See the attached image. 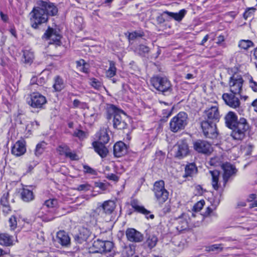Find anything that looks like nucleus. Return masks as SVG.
I'll return each mask as SVG.
<instances>
[{"label": "nucleus", "instance_id": "1", "mask_svg": "<svg viewBox=\"0 0 257 257\" xmlns=\"http://www.w3.org/2000/svg\"><path fill=\"white\" fill-rule=\"evenodd\" d=\"M58 12L57 7L50 2L38 1L37 6L30 13L31 25L38 29L42 24L46 23L49 16H55Z\"/></svg>", "mask_w": 257, "mask_h": 257}, {"label": "nucleus", "instance_id": "2", "mask_svg": "<svg viewBox=\"0 0 257 257\" xmlns=\"http://www.w3.org/2000/svg\"><path fill=\"white\" fill-rule=\"evenodd\" d=\"M108 119L113 117L112 123L114 128L122 130L126 127L127 123L125 121L126 114L123 110L114 105H111L108 109Z\"/></svg>", "mask_w": 257, "mask_h": 257}, {"label": "nucleus", "instance_id": "3", "mask_svg": "<svg viewBox=\"0 0 257 257\" xmlns=\"http://www.w3.org/2000/svg\"><path fill=\"white\" fill-rule=\"evenodd\" d=\"M187 123L188 115L186 112L182 111L171 119L169 128L171 132L177 133L184 130Z\"/></svg>", "mask_w": 257, "mask_h": 257}, {"label": "nucleus", "instance_id": "4", "mask_svg": "<svg viewBox=\"0 0 257 257\" xmlns=\"http://www.w3.org/2000/svg\"><path fill=\"white\" fill-rule=\"evenodd\" d=\"M151 83L156 90L164 94L171 93L172 92L171 83L166 77L154 76L151 79Z\"/></svg>", "mask_w": 257, "mask_h": 257}, {"label": "nucleus", "instance_id": "5", "mask_svg": "<svg viewBox=\"0 0 257 257\" xmlns=\"http://www.w3.org/2000/svg\"><path fill=\"white\" fill-rule=\"evenodd\" d=\"M153 192L160 204H163L168 199L169 192L165 188V182L163 180H159L155 182L153 187Z\"/></svg>", "mask_w": 257, "mask_h": 257}, {"label": "nucleus", "instance_id": "6", "mask_svg": "<svg viewBox=\"0 0 257 257\" xmlns=\"http://www.w3.org/2000/svg\"><path fill=\"white\" fill-rule=\"evenodd\" d=\"M244 81L241 74L234 73L228 81L229 91L234 94H241Z\"/></svg>", "mask_w": 257, "mask_h": 257}, {"label": "nucleus", "instance_id": "7", "mask_svg": "<svg viewBox=\"0 0 257 257\" xmlns=\"http://www.w3.org/2000/svg\"><path fill=\"white\" fill-rule=\"evenodd\" d=\"M248 128L246 120L244 118H240L233 128H230L232 130L231 136L234 140H241L244 138L245 133Z\"/></svg>", "mask_w": 257, "mask_h": 257}, {"label": "nucleus", "instance_id": "8", "mask_svg": "<svg viewBox=\"0 0 257 257\" xmlns=\"http://www.w3.org/2000/svg\"><path fill=\"white\" fill-rule=\"evenodd\" d=\"M115 203L112 200H107L102 203H99L94 210V215L104 217L105 215L111 214L115 208Z\"/></svg>", "mask_w": 257, "mask_h": 257}, {"label": "nucleus", "instance_id": "9", "mask_svg": "<svg viewBox=\"0 0 257 257\" xmlns=\"http://www.w3.org/2000/svg\"><path fill=\"white\" fill-rule=\"evenodd\" d=\"M113 247V244L110 241L97 239L94 241L91 250L92 252L102 253L111 251Z\"/></svg>", "mask_w": 257, "mask_h": 257}, {"label": "nucleus", "instance_id": "10", "mask_svg": "<svg viewBox=\"0 0 257 257\" xmlns=\"http://www.w3.org/2000/svg\"><path fill=\"white\" fill-rule=\"evenodd\" d=\"M175 157L181 159L188 156L190 153L188 144L186 140L178 141L174 146Z\"/></svg>", "mask_w": 257, "mask_h": 257}, {"label": "nucleus", "instance_id": "11", "mask_svg": "<svg viewBox=\"0 0 257 257\" xmlns=\"http://www.w3.org/2000/svg\"><path fill=\"white\" fill-rule=\"evenodd\" d=\"M201 127L206 138L213 139L217 137L216 122L203 121L201 123Z\"/></svg>", "mask_w": 257, "mask_h": 257}, {"label": "nucleus", "instance_id": "12", "mask_svg": "<svg viewBox=\"0 0 257 257\" xmlns=\"http://www.w3.org/2000/svg\"><path fill=\"white\" fill-rule=\"evenodd\" d=\"M28 103L33 108H41L46 103L45 96L38 92H33L28 99Z\"/></svg>", "mask_w": 257, "mask_h": 257}, {"label": "nucleus", "instance_id": "13", "mask_svg": "<svg viewBox=\"0 0 257 257\" xmlns=\"http://www.w3.org/2000/svg\"><path fill=\"white\" fill-rule=\"evenodd\" d=\"M238 96L240 94H234L233 93H224L222 97L225 104L233 108H236L239 107L240 102Z\"/></svg>", "mask_w": 257, "mask_h": 257}, {"label": "nucleus", "instance_id": "14", "mask_svg": "<svg viewBox=\"0 0 257 257\" xmlns=\"http://www.w3.org/2000/svg\"><path fill=\"white\" fill-rule=\"evenodd\" d=\"M193 148L198 153L204 154H209L212 151L211 144L201 140H198L193 143Z\"/></svg>", "mask_w": 257, "mask_h": 257}, {"label": "nucleus", "instance_id": "15", "mask_svg": "<svg viewBox=\"0 0 257 257\" xmlns=\"http://www.w3.org/2000/svg\"><path fill=\"white\" fill-rule=\"evenodd\" d=\"M26 152V142L24 140L17 141L11 149V153L16 157L23 155Z\"/></svg>", "mask_w": 257, "mask_h": 257}, {"label": "nucleus", "instance_id": "16", "mask_svg": "<svg viewBox=\"0 0 257 257\" xmlns=\"http://www.w3.org/2000/svg\"><path fill=\"white\" fill-rule=\"evenodd\" d=\"M128 240L134 242H140L143 240L144 236L140 232L134 228H128L125 232Z\"/></svg>", "mask_w": 257, "mask_h": 257}, {"label": "nucleus", "instance_id": "17", "mask_svg": "<svg viewBox=\"0 0 257 257\" xmlns=\"http://www.w3.org/2000/svg\"><path fill=\"white\" fill-rule=\"evenodd\" d=\"M205 115L207 119L206 121L216 122L219 119V113L216 106H211L205 111Z\"/></svg>", "mask_w": 257, "mask_h": 257}, {"label": "nucleus", "instance_id": "18", "mask_svg": "<svg viewBox=\"0 0 257 257\" xmlns=\"http://www.w3.org/2000/svg\"><path fill=\"white\" fill-rule=\"evenodd\" d=\"M189 216L183 213L182 215L176 218V221L178 223L176 228L178 231H182L188 228L189 225Z\"/></svg>", "mask_w": 257, "mask_h": 257}, {"label": "nucleus", "instance_id": "19", "mask_svg": "<svg viewBox=\"0 0 257 257\" xmlns=\"http://www.w3.org/2000/svg\"><path fill=\"white\" fill-rule=\"evenodd\" d=\"M222 168L224 170L223 175L224 183H226L228 179L235 173V168L230 163H225L222 165Z\"/></svg>", "mask_w": 257, "mask_h": 257}, {"label": "nucleus", "instance_id": "20", "mask_svg": "<svg viewBox=\"0 0 257 257\" xmlns=\"http://www.w3.org/2000/svg\"><path fill=\"white\" fill-rule=\"evenodd\" d=\"M127 153V147L124 143L118 142L113 146V153L115 157H121Z\"/></svg>", "mask_w": 257, "mask_h": 257}, {"label": "nucleus", "instance_id": "21", "mask_svg": "<svg viewBox=\"0 0 257 257\" xmlns=\"http://www.w3.org/2000/svg\"><path fill=\"white\" fill-rule=\"evenodd\" d=\"M43 37L46 39H50L53 42L58 43L61 39V36L58 32L52 28H48L44 33Z\"/></svg>", "mask_w": 257, "mask_h": 257}, {"label": "nucleus", "instance_id": "22", "mask_svg": "<svg viewBox=\"0 0 257 257\" xmlns=\"http://www.w3.org/2000/svg\"><path fill=\"white\" fill-rule=\"evenodd\" d=\"M38 217L41 218L44 221H50L55 218V211L54 210L47 209V211H43L41 208L40 211L38 213Z\"/></svg>", "mask_w": 257, "mask_h": 257}, {"label": "nucleus", "instance_id": "23", "mask_svg": "<svg viewBox=\"0 0 257 257\" xmlns=\"http://www.w3.org/2000/svg\"><path fill=\"white\" fill-rule=\"evenodd\" d=\"M225 121L226 126L229 128H233L236 124L238 123L237 116L235 113L232 111H229L225 115Z\"/></svg>", "mask_w": 257, "mask_h": 257}, {"label": "nucleus", "instance_id": "24", "mask_svg": "<svg viewBox=\"0 0 257 257\" xmlns=\"http://www.w3.org/2000/svg\"><path fill=\"white\" fill-rule=\"evenodd\" d=\"M187 11L185 9L181 10L178 13H173L166 11L163 12L162 16L167 15L175 20L180 22L183 19Z\"/></svg>", "mask_w": 257, "mask_h": 257}, {"label": "nucleus", "instance_id": "25", "mask_svg": "<svg viewBox=\"0 0 257 257\" xmlns=\"http://www.w3.org/2000/svg\"><path fill=\"white\" fill-rule=\"evenodd\" d=\"M92 146L94 148L95 151L102 158H104L106 156L108 153V150L105 147L104 144L100 142H94L92 143Z\"/></svg>", "mask_w": 257, "mask_h": 257}, {"label": "nucleus", "instance_id": "26", "mask_svg": "<svg viewBox=\"0 0 257 257\" xmlns=\"http://www.w3.org/2000/svg\"><path fill=\"white\" fill-rule=\"evenodd\" d=\"M14 244V237L7 233H0V245L10 246Z\"/></svg>", "mask_w": 257, "mask_h": 257}, {"label": "nucleus", "instance_id": "27", "mask_svg": "<svg viewBox=\"0 0 257 257\" xmlns=\"http://www.w3.org/2000/svg\"><path fill=\"white\" fill-rule=\"evenodd\" d=\"M57 239L63 246H67L70 242V238L68 233L64 230H60L57 232Z\"/></svg>", "mask_w": 257, "mask_h": 257}, {"label": "nucleus", "instance_id": "28", "mask_svg": "<svg viewBox=\"0 0 257 257\" xmlns=\"http://www.w3.org/2000/svg\"><path fill=\"white\" fill-rule=\"evenodd\" d=\"M131 205L136 211L144 214L148 218L153 219L154 218L153 214H150L149 216H148V215L150 214V211L145 208L144 206L138 204L136 201H133L131 203Z\"/></svg>", "mask_w": 257, "mask_h": 257}, {"label": "nucleus", "instance_id": "29", "mask_svg": "<svg viewBox=\"0 0 257 257\" xmlns=\"http://www.w3.org/2000/svg\"><path fill=\"white\" fill-rule=\"evenodd\" d=\"M21 195L22 199L26 202L32 201L35 198L33 191L27 188H23Z\"/></svg>", "mask_w": 257, "mask_h": 257}, {"label": "nucleus", "instance_id": "30", "mask_svg": "<svg viewBox=\"0 0 257 257\" xmlns=\"http://www.w3.org/2000/svg\"><path fill=\"white\" fill-rule=\"evenodd\" d=\"M209 174L211 176L212 185L213 188L217 190L219 188L218 180L220 172L217 170L209 171Z\"/></svg>", "mask_w": 257, "mask_h": 257}, {"label": "nucleus", "instance_id": "31", "mask_svg": "<svg viewBox=\"0 0 257 257\" xmlns=\"http://www.w3.org/2000/svg\"><path fill=\"white\" fill-rule=\"evenodd\" d=\"M58 205V201L56 199H50L45 201L44 204L42 206L43 211H47V209H50V210H54L55 211V208Z\"/></svg>", "mask_w": 257, "mask_h": 257}, {"label": "nucleus", "instance_id": "32", "mask_svg": "<svg viewBox=\"0 0 257 257\" xmlns=\"http://www.w3.org/2000/svg\"><path fill=\"white\" fill-rule=\"evenodd\" d=\"M184 177H192L197 173V168L194 163H190L185 167Z\"/></svg>", "mask_w": 257, "mask_h": 257}, {"label": "nucleus", "instance_id": "33", "mask_svg": "<svg viewBox=\"0 0 257 257\" xmlns=\"http://www.w3.org/2000/svg\"><path fill=\"white\" fill-rule=\"evenodd\" d=\"M9 193H6L3 194L1 199V204L3 206V211L8 213L11 210V207L8 201Z\"/></svg>", "mask_w": 257, "mask_h": 257}, {"label": "nucleus", "instance_id": "34", "mask_svg": "<svg viewBox=\"0 0 257 257\" xmlns=\"http://www.w3.org/2000/svg\"><path fill=\"white\" fill-rule=\"evenodd\" d=\"M109 67L106 71L105 75L107 78H112L116 75V68L115 67V63L112 61L109 62Z\"/></svg>", "mask_w": 257, "mask_h": 257}, {"label": "nucleus", "instance_id": "35", "mask_svg": "<svg viewBox=\"0 0 257 257\" xmlns=\"http://www.w3.org/2000/svg\"><path fill=\"white\" fill-rule=\"evenodd\" d=\"M65 87L63 80L59 76H57L54 78V83L53 88L56 91H60Z\"/></svg>", "mask_w": 257, "mask_h": 257}, {"label": "nucleus", "instance_id": "36", "mask_svg": "<svg viewBox=\"0 0 257 257\" xmlns=\"http://www.w3.org/2000/svg\"><path fill=\"white\" fill-rule=\"evenodd\" d=\"M98 141L102 144H107L109 140V137L107 133L105 130H101L98 134Z\"/></svg>", "mask_w": 257, "mask_h": 257}, {"label": "nucleus", "instance_id": "37", "mask_svg": "<svg viewBox=\"0 0 257 257\" xmlns=\"http://www.w3.org/2000/svg\"><path fill=\"white\" fill-rule=\"evenodd\" d=\"M82 232L83 233V234L81 231L78 235L75 236V240H77L80 243L85 241L89 236V232L86 229H83Z\"/></svg>", "mask_w": 257, "mask_h": 257}, {"label": "nucleus", "instance_id": "38", "mask_svg": "<svg viewBox=\"0 0 257 257\" xmlns=\"http://www.w3.org/2000/svg\"><path fill=\"white\" fill-rule=\"evenodd\" d=\"M135 51L141 56H145L149 52L150 48L147 46L141 44L136 48Z\"/></svg>", "mask_w": 257, "mask_h": 257}, {"label": "nucleus", "instance_id": "39", "mask_svg": "<svg viewBox=\"0 0 257 257\" xmlns=\"http://www.w3.org/2000/svg\"><path fill=\"white\" fill-rule=\"evenodd\" d=\"M238 47L244 50H247L248 48L253 47V43L250 40H241L239 42Z\"/></svg>", "mask_w": 257, "mask_h": 257}, {"label": "nucleus", "instance_id": "40", "mask_svg": "<svg viewBox=\"0 0 257 257\" xmlns=\"http://www.w3.org/2000/svg\"><path fill=\"white\" fill-rule=\"evenodd\" d=\"M158 241V238L154 235L150 236L146 241V243L150 248L155 247Z\"/></svg>", "mask_w": 257, "mask_h": 257}, {"label": "nucleus", "instance_id": "41", "mask_svg": "<svg viewBox=\"0 0 257 257\" xmlns=\"http://www.w3.org/2000/svg\"><path fill=\"white\" fill-rule=\"evenodd\" d=\"M46 144L44 142H42L37 144L35 149V155L37 156H39L42 154L44 151Z\"/></svg>", "mask_w": 257, "mask_h": 257}, {"label": "nucleus", "instance_id": "42", "mask_svg": "<svg viewBox=\"0 0 257 257\" xmlns=\"http://www.w3.org/2000/svg\"><path fill=\"white\" fill-rule=\"evenodd\" d=\"M89 83L94 88L97 90H100L102 87V83L96 78H91Z\"/></svg>", "mask_w": 257, "mask_h": 257}, {"label": "nucleus", "instance_id": "43", "mask_svg": "<svg viewBox=\"0 0 257 257\" xmlns=\"http://www.w3.org/2000/svg\"><path fill=\"white\" fill-rule=\"evenodd\" d=\"M69 149L67 145H61L57 148V151L60 155L66 156Z\"/></svg>", "mask_w": 257, "mask_h": 257}, {"label": "nucleus", "instance_id": "44", "mask_svg": "<svg viewBox=\"0 0 257 257\" xmlns=\"http://www.w3.org/2000/svg\"><path fill=\"white\" fill-rule=\"evenodd\" d=\"M223 248L221 244H215L205 247V251L207 252L214 251L217 250H222Z\"/></svg>", "mask_w": 257, "mask_h": 257}, {"label": "nucleus", "instance_id": "45", "mask_svg": "<svg viewBox=\"0 0 257 257\" xmlns=\"http://www.w3.org/2000/svg\"><path fill=\"white\" fill-rule=\"evenodd\" d=\"M91 188V185L88 184V183H85L84 184L79 185L77 188L76 190L78 191H87L90 189Z\"/></svg>", "mask_w": 257, "mask_h": 257}, {"label": "nucleus", "instance_id": "46", "mask_svg": "<svg viewBox=\"0 0 257 257\" xmlns=\"http://www.w3.org/2000/svg\"><path fill=\"white\" fill-rule=\"evenodd\" d=\"M11 230H14L17 226L16 217L14 216H11L9 220Z\"/></svg>", "mask_w": 257, "mask_h": 257}, {"label": "nucleus", "instance_id": "47", "mask_svg": "<svg viewBox=\"0 0 257 257\" xmlns=\"http://www.w3.org/2000/svg\"><path fill=\"white\" fill-rule=\"evenodd\" d=\"M221 158L219 157L212 158L210 160V164L212 166H222Z\"/></svg>", "mask_w": 257, "mask_h": 257}, {"label": "nucleus", "instance_id": "48", "mask_svg": "<svg viewBox=\"0 0 257 257\" xmlns=\"http://www.w3.org/2000/svg\"><path fill=\"white\" fill-rule=\"evenodd\" d=\"M205 204V202L204 200H201L199 202H198L197 203H196L193 209L195 211H199L202 209L203 207L204 206V205Z\"/></svg>", "mask_w": 257, "mask_h": 257}, {"label": "nucleus", "instance_id": "49", "mask_svg": "<svg viewBox=\"0 0 257 257\" xmlns=\"http://www.w3.org/2000/svg\"><path fill=\"white\" fill-rule=\"evenodd\" d=\"M249 87L255 92H257V82L253 80L251 76L249 78Z\"/></svg>", "mask_w": 257, "mask_h": 257}, {"label": "nucleus", "instance_id": "50", "mask_svg": "<svg viewBox=\"0 0 257 257\" xmlns=\"http://www.w3.org/2000/svg\"><path fill=\"white\" fill-rule=\"evenodd\" d=\"M66 157L69 158L71 160H78L79 158L76 153L70 152L69 149L67 153Z\"/></svg>", "mask_w": 257, "mask_h": 257}, {"label": "nucleus", "instance_id": "51", "mask_svg": "<svg viewBox=\"0 0 257 257\" xmlns=\"http://www.w3.org/2000/svg\"><path fill=\"white\" fill-rule=\"evenodd\" d=\"M74 136L80 139H83L85 138V133L81 130H77L74 132Z\"/></svg>", "mask_w": 257, "mask_h": 257}, {"label": "nucleus", "instance_id": "52", "mask_svg": "<svg viewBox=\"0 0 257 257\" xmlns=\"http://www.w3.org/2000/svg\"><path fill=\"white\" fill-rule=\"evenodd\" d=\"M142 36V35L141 33H139L137 32H133L129 34L128 38L129 40H134L137 37H141Z\"/></svg>", "mask_w": 257, "mask_h": 257}, {"label": "nucleus", "instance_id": "53", "mask_svg": "<svg viewBox=\"0 0 257 257\" xmlns=\"http://www.w3.org/2000/svg\"><path fill=\"white\" fill-rule=\"evenodd\" d=\"M254 10L255 9L253 8L248 9L247 11H246L244 12V13L243 14L244 18L245 19H246L248 17H250L252 13L254 12Z\"/></svg>", "mask_w": 257, "mask_h": 257}, {"label": "nucleus", "instance_id": "54", "mask_svg": "<svg viewBox=\"0 0 257 257\" xmlns=\"http://www.w3.org/2000/svg\"><path fill=\"white\" fill-rule=\"evenodd\" d=\"M106 178L110 180L114 181H117L118 180V177L115 174L112 173H109L107 174Z\"/></svg>", "mask_w": 257, "mask_h": 257}, {"label": "nucleus", "instance_id": "55", "mask_svg": "<svg viewBox=\"0 0 257 257\" xmlns=\"http://www.w3.org/2000/svg\"><path fill=\"white\" fill-rule=\"evenodd\" d=\"M37 238L38 239V241L39 243L41 244L43 243L45 240V236L44 233L42 232H40L39 233H38Z\"/></svg>", "mask_w": 257, "mask_h": 257}, {"label": "nucleus", "instance_id": "56", "mask_svg": "<svg viewBox=\"0 0 257 257\" xmlns=\"http://www.w3.org/2000/svg\"><path fill=\"white\" fill-rule=\"evenodd\" d=\"M83 168H84L85 173H89L91 174H95V171L93 169H92L91 168L89 167L88 166L84 165Z\"/></svg>", "mask_w": 257, "mask_h": 257}, {"label": "nucleus", "instance_id": "57", "mask_svg": "<svg viewBox=\"0 0 257 257\" xmlns=\"http://www.w3.org/2000/svg\"><path fill=\"white\" fill-rule=\"evenodd\" d=\"M95 186L98 188H99L102 190H105L107 189V185L102 183V182H97L95 183Z\"/></svg>", "mask_w": 257, "mask_h": 257}, {"label": "nucleus", "instance_id": "58", "mask_svg": "<svg viewBox=\"0 0 257 257\" xmlns=\"http://www.w3.org/2000/svg\"><path fill=\"white\" fill-rule=\"evenodd\" d=\"M173 110V108L170 109H164L163 111V114H164V116H166V117H169L172 114Z\"/></svg>", "mask_w": 257, "mask_h": 257}, {"label": "nucleus", "instance_id": "59", "mask_svg": "<svg viewBox=\"0 0 257 257\" xmlns=\"http://www.w3.org/2000/svg\"><path fill=\"white\" fill-rule=\"evenodd\" d=\"M74 23L79 27L81 26L82 23H83V19L81 17H78L75 19Z\"/></svg>", "mask_w": 257, "mask_h": 257}, {"label": "nucleus", "instance_id": "60", "mask_svg": "<svg viewBox=\"0 0 257 257\" xmlns=\"http://www.w3.org/2000/svg\"><path fill=\"white\" fill-rule=\"evenodd\" d=\"M0 16L2 20L5 22H6L8 21V17L7 15L4 14L2 12H0Z\"/></svg>", "mask_w": 257, "mask_h": 257}, {"label": "nucleus", "instance_id": "61", "mask_svg": "<svg viewBox=\"0 0 257 257\" xmlns=\"http://www.w3.org/2000/svg\"><path fill=\"white\" fill-rule=\"evenodd\" d=\"M27 53L25 52L24 54V58L25 59V61L27 62V63H30V62H32V60H33V56H32V55H31V56L28 57V58H27Z\"/></svg>", "mask_w": 257, "mask_h": 257}, {"label": "nucleus", "instance_id": "62", "mask_svg": "<svg viewBox=\"0 0 257 257\" xmlns=\"http://www.w3.org/2000/svg\"><path fill=\"white\" fill-rule=\"evenodd\" d=\"M85 63H86L85 62L84 60H83V59L80 60L79 61H78L76 62L77 67L79 69L81 66H82L83 65L85 64Z\"/></svg>", "mask_w": 257, "mask_h": 257}, {"label": "nucleus", "instance_id": "63", "mask_svg": "<svg viewBox=\"0 0 257 257\" xmlns=\"http://www.w3.org/2000/svg\"><path fill=\"white\" fill-rule=\"evenodd\" d=\"M256 198V195L254 194H251L249 195L247 200L248 202H252Z\"/></svg>", "mask_w": 257, "mask_h": 257}, {"label": "nucleus", "instance_id": "64", "mask_svg": "<svg viewBox=\"0 0 257 257\" xmlns=\"http://www.w3.org/2000/svg\"><path fill=\"white\" fill-rule=\"evenodd\" d=\"M87 65L86 63L81 66L80 68H79V70L82 72H83L84 73H87L88 72V68H86V66Z\"/></svg>", "mask_w": 257, "mask_h": 257}]
</instances>
